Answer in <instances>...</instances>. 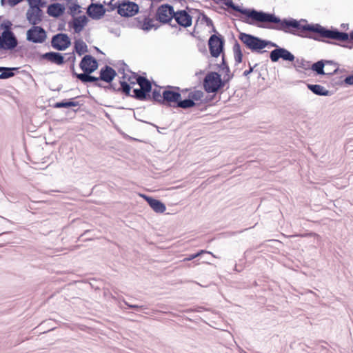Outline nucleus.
I'll return each instance as SVG.
<instances>
[{
  "instance_id": "obj_1",
  "label": "nucleus",
  "mask_w": 353,
  "mask_h": 353,
  "mask_svg": "<svg viewBox=\"0 0 353 353\" xmlns=\"http://www.w3.org/2000/svg\"><path fill=\"white\" fill-rule=\"evenodd\" d=\"M352 30L347 33L339 29L323 26L319 23H309L306 34V38L317 41H322L330 44L339 45L336 42H332L326 39H332L341 42L351 41Z\"/></svg>"
},
{
  "instance_id": "obj_2",
  "label": "nucleus",
  "mask_w": 353,
  "mask_h": 353,
  "mask_svg": "<svg viewBox=\"0 0 353 353\" xmlns=\"http://www.w3.org/2000/svg\"><path fill=\"white\" fill-rule=\"evenodd\" d=\"M295 19L292 17L281 19L274 13L262 10L256 27L292 34H294Z\"/></svg>"
},
{
  "instance_id": "obj_3",
  "label": "nucleus",
  "mask_w": 353,
  "mask_h": 353,
  "mask_svg": "<svg viewBox=\"0 0 353 353\" xmlns=\"http://www.w3.org/2000/svg\"><path fill=\"white\" fill-rule=\"evenodd\" d=\"M222 9L229 14L239 18L242 22L249 25H257L262 10L254 8H243L235 4L233 0H221Z\"/></svg>"
},
{
  "instance_id": "obj_4",
  "label": "nucleus",
  "mask_w": 353,
  "mask_h": 353,
  "mask_svg": "<svg viewBox=\"0 0 353 353\" xmlns=\"http://www.w3.org/2000/svg\"><path fill=\"white\" fill-rule=\"evenodd\" d=\"M310 69L319 75L331 76L337 73L339 64L334 61L321 59L312 65L310 64Z\"/></svg>"
},
{
  "instance_id": "obj_5",
  "label": "nucleus",
  "mask_w": 353,
  "mask_h": 353,
  "mask_svg": "<svg viewBox=\"0 0 353 353\" xmlns=\"http://www.w3.org/2000/svg\"><path fill=\"white\" fill-rule=\"evenodd\" d=\"M239 39L252 52L263 54L267 52L263 48V39L260 37L245 32H240Z\"/></svg>"
},
{
  "instance_id": "obj_6",
  "label": "nucleus",
  "mask_w": 353,
  "mask_h": 353,
  "mask_svg": "<svg viewBox=\"0 0 353 353\" xmlns=\"http://www.w3.org/2000/svg\"><path fill=\"white\" fill-rule=\"evenodd\" d=\"M11 23L5 26V30L0 36V48L12 50L18 45V41L14 32L10 30Z\"/></svg>"
},
{
  "instance_id": "obj_7",
  "label": "nucleus",
  "mask_w": 353,
  "mask_h": 353,
  "mask_svg": "<svg viewBox=\"0 0 353 353\" xmlns=\"http://www.w3.org/2000/svg\"><path fill=\"white\" fill-rule=\"evenodd\" d=\"M203 88L208 92H214L221 88V74L216 72L207 74L203 80Z\"/></svg>"
},
{
  "instance_id": "obj_8",
  "label": "nucleus",
  "mask_w": 353,
  "mask_h": 353,
  "mask_svg": "<svg viewBox=\"0 0 353 353\" xmlns=\"http://www.w3.org/2000/svg\"><path fill=\"white\" fill-rule=\"evenodd\" d=\"M46 38V31L41 26H33L26 32L27 41L33 43H43Z\"/></svg>"
},
{
  "instance_id": "obj_9",
  "label": "nucleus",
  "mask_w": 353,
  "mask_h": 353,
  "mask_svg": "<svg viewBox=\"0 0 353 353\" xmlns=\"http://www.w3.org/2000/svg\"><path fill=\"white\" fill-rule=\"evenodd\" d=\"M174 10L173 6L165 3L160 6L156 13L157 20L162 23H170L173 19Z\"/></svg>"
},
{
  "instance_id": "obj_10",
  "label": "nucleus",
  "mask_w": 353,
  "mask_h": 353,
  "mask_svg": "<svg viewBox=\"0 0 353 353\" xmlns=\"http://www.w3.org/2000/svg\"><path fill=\"white\" fill-rule=\"evenodd\" d=\"M270 59L273 63L279 61L280 59L285 61L292 62L294 61L295 57L286 48L279 46L278 48H274L270 52Z\"/></svg>"
},
{
  "instance_id": "obj_11",
  "label": "nucleus",
  "mask_w": 353,
  "mask_h": 353,
  "mask_svg": "<svg viewBox=\"0 0 353 353\" xmlns=\"http://www.w3.org/2000/svg\"><path fill=\"white\" fill-rule=\"evenodd\" d=\"M139 6L132 1H123L117 6V13L121 17L134 16L139 12Z\"/></svg>"
},
{
  "instance_id": "obj_12",
  "label": "nucleus",
  "mask_w": 353,
  "mask_h": 353,
  "mask_svg": "<svg viewBox=\"0 0 353 353\" xmlns=\"http://www.w3.org/2000/svg\"><path fill=\"white\" fill-rule=\"evenodd\" d=\"M71 45V40L67 34L58 33L51 39L52 47L59 51L66 50Z\"/></svg>"
},
{
  "instance_id": "obj_13",
  "label": "nucleus",
  "mask_w": 353,
  "mask_h": 353,
  "mask_svg": "<svg viewBox=\"0 0 353 353\" xmlns=\"http://www.w3.org/2000/svg\"><path fill=\"white\" fill-rule=\"evenodd\" d=\"M26 15L30 24L37 26L43 21V12L39 8H28Z\"/></svg>"
},
{
  "instance_id": "obj_14",
  "label": "nucleus",
  "mask_w": 353,
  "mask_h": 353,
  "mask_svg": "<svg viewBox=\"0 0 353 353\" xmlns=\"http://www.w3.org/2000/svg\"><path fill=\"white\" fill-rule=\"evenodd\" d=\"M79 67L83 72H94L98 68V62L92 55L87 54L82 58Z\"/></svg>"
},
{
  "instance_id": "obj_15",
  "label": "nucleus",
  "mask_w": 353,
  "mask_h": 353,
  "mask_svg": "<svg viewBox=\"0 0 353 353\" xmlns=\"http://www.w3.org/2000/svg\"><path fill=\"white\" fill-rule=\"evenodd\" d=\"M105 12L106 9L101 3H92L87 8L88 15L94 20L101 19Z\"/></svg>"
},
{
  "instance_id": "obj_16",
  "label": "nucleus",
  "mask_w": 353,
  "mask_h": 353,
  "mask_svg": "<svg viewBox=\"0 0 353 353\" xmlns=\"http://www.w3.org/2000/svg\"><path fill=\"white\" fill-rule=\"evenodd\" d=\"M174 90H165L163 92L162 104L169 105L171 106V103H177L178 101L181 99V93L179 92L180 88L179 87H174Z\"/></svg>"
},
{
  "instance_id": "obj_17",
  "label": "nucleus",
  "mask_w": 353,
  "mask_h": 353,
  "mask_svg": "<svg viewBox=\"0 0 353 353\" xmlns=\"http://www.w3.org/2000/svg\"><path fill=\"white\" fill-rule=\"evenodd\" d=\"M173 19L182 27L188 28L192 25V17L184 10L174 11Z\"/></svg>"
},
{
  "instance_id": "obj_18",
  "label": "nucleus",
  "mask_w": 353,
  "mask_h": 353,
  "mask_svg": "<svg viewBox=\"0 0 353 353\" xmlns=\"http://www.w3.org/2000/svg\"><path fill=\"white\" fill-rule=\"evenodd\" d=\"M208 44L211 56L218 57L221 54V37L216 34L211 35Z\"/></svg>"
},
{
  "instance_id": "obj_19",
  "label": "nucleus",
  "mask_w": 353,
  "mask_h": 353,
  "mask_svg": "<svg viewBox=\"0 0 353 353\" xmlns=\"http://www.w3.org/2000/svg\"><path fill=\"white\" fill-rule=\"evenodd\" d=\"M41 59L48 61L58 65L65 63V59L62 54L57 52H48L41 55Z\"/></svg>"
},
{
  "instance_id": "obj_20",
  "label": "nucleus",
  "mask_w": 353,
  "mask_h": 353,
  "mask_svg": "<svg viewBox=\"0 0 353 353\" xmlns=\"http://www.w3.org/2000/svg\"><path fill=\"white\" fill-rule=\"evenodd\" d=\"M308 25L309 23L307 19H295L294 27V34H292L300 37L306 38Z\"/></svg>"
},
{
  "instance_id": "obj_21",
  "label": "nucleus",
  "mask_w": 353,
  "mask_h": 353,
  "mask_svg": "<svg viewBox=\"0 0 353 353\" xmlns=\"http://www.w3.org/2000/svg\"><path fill=\"white\" fill-rule=\"evenodd\" d=\"M141 196L148 202L149 205L155 212L163 213L165 211V205L161 201L145 194H141Z\"/></svg>"
},
{
  "instance_id": "obj_22",
  "label": "nucleus",
  "mask_w": 353,
  "mask_h": 353,
  "mask_svg": "<svg viewBox=\"0 0 353 353\" xmlns=\"http://www.w3.org/2000/svg\"><path fill=\"white\" fill-rule=\"evenodd\" d=\"M117 76L116 71L109 65H105L100 70V81L110 83Z\"/></svg>"
},
{
  "instance_id": "obj_23",
  "label": "nucleus",
  "mask_w": 353,
  "mask_h": 353,
  "mask_svg": "<svg viewBox=\"0 0 353 353\" xmlns=\"http://www.w3.org/2000/svg\"><path fill=\"white\" fill-rule=\"evenodd\" d=\"M222 73H225L223 79H222V90L224 88L225 85L233 77V74L230 73V68L227 61L224 57L223 46L225 44V39L222 36Z\"/></svg>"
},
{
  "instance_id": "obj_24",
  "label": "nucleus",
  "mask_w": 353,
  "mask_h": 353,
  "mask_svg": "<svg viewBox=\"0 0 353 353\" xmlns=\"http://www.w3.org/2000/svg\"><path fill=\"white\" fill-rule=\"evenodd\" d=\"M65 11V6L59 3L50 4L47 10L48 14L53 17H59Z\"/></svg>"
},
{
  "instance_id": "obj_25",
  "label": "nucleus",
  "mask_w": 353,
  "mask_h": 353,
  "mask_svg": "<svg viewBox=\"0 0 353 353\" xmlns=\"http://www.w3.org/2000/svg\"><path fill=\"white\" fill-rule=\"evenodd\" d=\"M307 88L314 94L318 96H330V92L319 84H307Z\"/></svg>"
},
{
  "instance_id": "obj_26",
  "label": "nucleus",
  "mask_w": 353,
  "mask_h": 353,
  "mask_svg": "<svg viewBox=\"0 0 353 353\" xmlns=\"http://www.w3.org/2000/svg\"><path fill=\"white\" fill-rule=\"evenodd\" d=\"M88 18L85 16H80L74 19L73 28L75 32L79 33L88 23Z\"/></svg>"
},
{
  "instance_id": "obj_27",
  "label": "nucleus",
  "mask_w": 353,
  "mask_h": 353,
  "mask_svg": "<svg viewBox=\"0 0 353 353\" xmlns=\"http://www.w3.org/2000/svg\"><path fill=\"white\" fill-rule=\"evenodd\" d=\"M136 81L140 88L148 94L152 91V83L146 77L138 75Z\"/></svg>"
},
{
  "instance_id": "obj_28",
  "label": "nucleus",
  "mask_w": 353,
  "mask_h": 353,
  "mask_svg": "<svg viewBox=\"0 0 353 353\" xmlns=\"http://www.w3.org/2000/svg\"><path fill=\"white\" fill-rule=\"evenodd\" d=\"M225 328H222V339L223 338L225 341H227L226 343L224 345H230L231 342H234V336L232 334L231 330H233L232 327L228 324H224Z\"/></svg>"
},
{
  "instance_id": "obj_29",
  "label": "nucleus",
  "mask_w": 353,
  "mask_h": 353,
  "mask_svg": "<svg viewBox=\"0 0 353 353\" xmlns=\"http://www.w3.org/2000/svg\"><path fill=\"white\" fill-rule=\"evenodd\" d=\"M93 72H85L83 73H79V74H76V77L79 79L82 83H88V82H97L100 81L99 77H96L90 75Z\"/></svg>"
},
{
  "instance_id": "obj_30",
  "label": "nucleus",
  "mask_w": 353,
  "mask_h": 353,
  "mask_svg": "<svg viewBox=\"0 0 353 353\" xmlns=\"http://www.w3.org/2000/svg\"><path fill=\"white\" fill-rule=\"evenodd\" d=\"M232 49H233L235 63L236 64L241 63L243 60V52L241 50V46L236 39H234V43Z\"/></svg>"
},
{
  "instance_id": "obj_31",
  "label": "nucleus",
  "mask_w": 353,
  "mask_h": 353,
  "mask_svg": "<svg viewBox=\"0 0 353 353\" xmlns=\"http://www.w3.org/2000/svg\"><path fill=\"white\" fill-rule=\"evenodd\" d=\"M293 62L294 67L299 70V69L310 70V61L305 60L303 58H295Z\"/></svg>"
},
{
  "instance_id": "obj_32",
  "label": "nucleus",
  "mask_w": 353,
  "mask_h": 353,
  "mask_svg": "<svg viewBox=\"0 0 353 353\" xmlns=\"http://www.w3.org/2000/svg\"><path fill=\"white\" fill-rule=\"evenodd\" d=\"M19 70V68L0 67V79H9L14 76V71Z\"/></svg>"
},
{
  "instance_id": "obj_33",
  "label": "nucleus",
  "mask_w": 353,
  "mask_h": 353,
  "mask_svg": "<svg viewBox=\"0 0 353 353\" xmlns=\"http://www.w3.org/2000/svg\"><path fill=\"white\" fill-rule=\"evenodd\" d=\"M74 50L75 52L79 55H82L88 51V46L81 39H77L74 41Z\"/></svg>"
},
{
  "instance_id": "obj_34",
  "label": "nucleus",
  "mask_w": 353,
  "mask_h": 353,
  "mask_svg": "<svg viewBox=\"0 0 353 353\" xmlns=\"http://www.w3.org/2000/svg\"><path fill=\"white\" fill-rule=\"evenodd\" d=\"M196 105L195 102L191 98L181 100V98L178 101L176 104L172 105L174 108H181L183 109H188L192 108Z\"/></svg>"
},
{
  "instance_id": "obj_35",
  "label": "nucleus",
  "mask_w": 353,
  "mask_h": 353,
  "mask_svg": "<svg viewBox=\"0 0 353 353\" xmlns=\"http://www.w3.org/2000/svg\"><path fill=\"white\" fill-rule=\"evenodd\" d=\"M133 93L134 94L132 95L130 94V96L140 101L146 100L148 97L150 98V94L143 91L141 88L134 89Z\"/></svg>"
},
{
  "instance_id": "obj_36",
  "label": "nucleus",
  "mask_w": 353,
  "mask_h": 353,
  "mask_svg": "<svg viewBox=\"0 0 353 353\" xmlns=\"http://www.w3.org/2000/svg\"><path fill=\"white\" fill-rule=\"evenodd\" d=\"M79 103L78 101H60L57 102L54 104V107L57 108H69V107H76L79 106Z\"/></svg>"
},
{
  "instance_id": "obj_37",
  "label": "nucleus",
  "mask_w": 353,
  "mask_h": 353,
  "mask_svg": "<svg viewBox=\"0 0 353 353\" xmlns=\"http://www.w3.org/2000/svg\"><path fill=\"white\" fill-rule=\"evenodd\" d=\"M119 92L127 96H130L131 87L129 83L125 81H120Z\"/></svg>"
},
{
  "instance_id": "obj_38",
  "label": "nucleus",
  "mask_w": 353,
  "mask_h": 353,
  "mask_svg": "<svg viewBox=\"0 0 353 353\" xmlns=\"http://www.w3.org/2000/svg\"><path fill=\"white\" fill-rule=\"evenodd\" d=\"M154 22V21L152 19L145 18L142 29L147 31L151 30L152 28L157 29L158 26H155Z\"/></svg>"
},
{
  "instance_id": "obj_39",
  "label": "nucleus",
  "mask_w": 353,
  "mask_h": 353,
  "mask_svg": "<svg viewBox=\"0 0 353 353\" xmlns=\"http://www.w3.org/2000/svg\"><path fill=\"white\" fill-rule=\"evenodd\" d=\"M204 96V93L201 90H194L193 92H190L188 94V97L191 98L193 101H200Z\"/></svg>"
},
{
  "instance_id": "obj_40",
  "label": "nucleus",
  "mask_w": 353,
  "mask_h": 353,
  "mask_svg": "<svg viewBox=\"0 0 353 353\" xmlns=\"http://www.w3.org/2000/svg\"><path fill=\"white\" fill-rule=\"evenodd\" d=\"M152 98L154 101H156L160 104H162L163 93L161 94L160 88L159 89H154L152 90Z\"/></svg>"
},
{
  "instance_id": "obj_41",
  "label": "nucleus",
  "mask_w": 353,
  "mask_h": 353,
  "mask_svg": "<svg viewBox=\"0 0 353 353\" xmlns=\"http://www.w3.org/2000/svg\"><path fill=\"white\" fill-rule=\"evenodd\" d=\"M29 4V8H41L45 6V2L42 0H27Z\"/></svg>"
},
{
  "instance_id": "obj_42",
  "label": "nucleus",
  "mask_w": 353,
  "mask_h": 353,
  "mask_svg": "<svg viewBox=\"0 0 353 353\" xmlns=\"http://www.w3.org/2000/svg\"><path fill=\"white\" fill-rule=\"evenodd\" d=\"M103 88L105 91L111 90L114 92H119V87L114 83H112V82L109 83V85H105V87H103Z\"/></svg>"
},
{
  "instance_id": "obj_43",
  "label": "nucleus",
  "mask_w": 353,
  "mask_h": 353,
  "mask_svg": "<svg viewBox=\"0 0 353 353\" xmlns=\"http://www.w3.org/2000/svg\"><path fill=\"white\" fill-rule=\"evenodd\" d=\"M263 49L269 47H274V48H278V47H279L276 43L265 39H263Z\"/></svg>"
},
{
  "instance_id": "obj_44",
  "label": "nucleus",
  "mask_w": 353,
  "mask_h": 353,
  "mask_svg": "<svg viewBox=\"0 0 353 353\" xmlns=\"http://www.w3.org/2000/svg\"><path fill=\"white\" fill-rule=\"evenodd\" d=\"M258 65V63H255L254 65H252L250 62H248L249 69L246 70L243 72V75L245 77H248L252 72H254V69Z\"/></svg>"
},
{
  "instance_id": "obj_45",
  "label": "nucleus",
  "mask_w": 353,
  "mask_h": 353,
  "mask_svg": "<svg viewBox=\"0 0 353 353\" xmlns=\"http://www.w3.org/2000/svg\"><path fill=\"white\" fill-rule=\"evenodd\" d=\"M120 1H118L115 3H112V2H109L108 3V8H105L106 9V12H110V11H113L116 8H117V6L119 4H120Z\"/></svg>"
},
{
  "instance_id": "obj_46",
  "label": "nucleus",
  "mask_w": 353,
  "mask_h": 353,
  "mask_svg": "<svg viewBox=\"0 0 353 353\" xmlns=\"http://www.w3.org/2000/svg\"><path fill=\"white\" fill-rule=\"evenodd\" d=\"M343 82L347 85H353V74L345 77Z\"/></svg>"
},
{
  "instance_id": "obj_47",
  "label": "nucleus",
  "mask_w": 353,
  "mask_h": 353,
  "mask_svg": "<svg viewBox=\"0 0 353 353\" xmlns=\"http://www.w3.org/2000/svg\"><path fill=\"white\" fill-rule=\"evenodd\" d=\"M80 8L81 6L77 4V3H73L72 6H69V9L70 10V14L72 15H74V12H76L77 10H79V12H80Z\"/></svg>"
},
{
  "instance_id": "obj_48",
  "label": "nucleus",
  "mask_w": 353,
  "mask_h": 353,
  "mask_svg": "<svg viewBox=\"0 0 353 353\" xmlns=\"http://www.w3.org/2000/svg\"><path fill=\"white\" fill-rule=\"evenodd\" d=\"M65 54L68 56L67 61H71L72 63V64H74L76 61V57H75L74 52H72L71 53H68V54Z\"/></svg>"
},
{
  "instance_id": "obj_49",
  "label": "nucleus",
  "mask_w": 353,
  "mask_h": 353,
  "mask_svg": "<svg viewBox=\"0 0 353 353\" xmlns=\"http://www.w3.org/2000/svg\"><path fill=\"white\" fill-rule=\"evenodd\" d=\"M203 253H205V252L203 250H201V251H200V252H197L196 254H191L188 257L184 259V261L192 260V259H195L196 257L199 256V255H201Z\"/></svg>"
},
{
  "instance_id": "obj_50",
  "label": "nucleus",
  "mask_w": 353,
  "mask_h": 353,
  "mask_svg": "<svg viewBox=\"0 0 353 353\" xmlns=\"http://www.w3.org/2000/svg\"><path fill=\"white\" fill-rule=\"evenodd\" d=\"M124 303L130 308L132 309H141V308H145L143 305H132L129 304L128 303L124 301Z\"/></svg>"
},
{
  "instance_id": "obj_51",
  "label": "nucleus",
  "mask_w": 353,
  "mask_h": 353,
  "mask_svg": "<svg viewBox=\"0 0 353 353\" xmlns=\"http://www.w3.org/2000/svg\"><path fill=\"white\" fill-rule=\"evenodd\" d=\"M23 1V0H8V3L11 7H14Z\"/></svg>"
},
{
  "instance_id": "obj_52",
  "label": "nucleus",
  "mask_w": 353,
  "mask_h": 353,
  "mask_svg": "<svg viewBox=\"0 0 353 353\" xmlns=\"http://www.w3.org/2000/svg\"><path fill=\"white\" fill-rule=\"evenodd\" d=\"M203 19L206 21L208 26H212V21L210 18L207 17L206 16H204Z\"/></svg>"
},
{
  "instance_id": "obj_53",
  "label": "nucleus",
  "mask_w": 353,
  "mask_h": 353,
  "mask_svg": "<svg viewBox=\"0 0 353 353\" xmlns=\"http://www.w3.org/2000/svg\"><path fill=\"white\" fill-rule=\"evenodd\" d=\"M352 40H353V30H352ZM340 46L343 48H349V49L353 48V46H350L349 44H343V45H340Z\"/></svg>"
},
{
  "instance_id": "obj_54",
  "label": "nucleus",
  "mask_w": 353,
  "mask_h": 353,
  "mask_svg": "<svg viewBox=\"0 0 353 353\" xmlns=\"http://www.w3.org/2000/svg\"><path fill=\"white\" fill-rule=\"evenodd\" d=\"M70 70L72 71V74L74 77H76V74H79V73H77L75 72V70H74V64L72 65V66L70 67Z\"/></svg>"
},
{
  "instance_id": "obj_55",
  "label": "nucleus",
  "mask_w": 353,
  "mask_h": 353,
  "mask_svg": "<svg viewBox=\"0 0 353 353\" xmlns=\"http://www.w3.org/2000/svg\"><path fill=\"white\" fill-rule=\"evenodd\" d=\"M95 85L99 88H103V87H105V85H103L102 83H99V81L95 83Z\"/></svg>"
},
{
  "instance_id": "obj_56",
  "label": "nucleus",
  "mask_w": 353,
  "mask_h": 353,
  "mask_svg": "<svg viewBox=\"0 0 353 353\" xmlns=\"http://www.w3.org/2000/svg\"><path fill=\"white\" fill-rule=\"evenodd\" d=\"M228 37L230 38V40H232V39H233V40L234 41V39H236L234 37V36H233V34H232V32H228Z\"/></svg>"
},
{
  "instance_id": "obj_57",
  "label": "nucleus",
  "mask_w": 353,
  "mask_h": 353,
  "mask_svg": "<svg viewBox=\"0 0 353 353\" xmlns=\"http://www.w3.org/2000/svg\"><path fill=\"white\" fill-rule=\"evenodd\" d=\"M235 270L237 271V272H241V269H238L236 265H235Z\"/></svg>"
},
{
  "instance_id": "obj_58",
  "label": "nucleus",
  "mask_w": 353,
  "mask_h": 353,
  "mask_svg": "<svg viewBox=\"0 0 353 353\" xmlns=\"http://www.w3.org/2000/svg\"><path fill=\"white\" fill-rule=\"evenodd\" d=\"M1 6H4L5 0H1Z\"/></svg>"
},
{
  "instance_id": "obj_59",
  "label": "nucleus",
  "mask_w": 353,
  "mask_h": 353,
  "mask_svg": "<svg viewBox=\"0 0 353 353\" xmlns=\"http://www.w3.org/2000/svg\"><path fill=\"white\" fill-rule=\"evenodd\" d=\"M346 26H347L348 25H347V24H346ZM341 26H342L343 28H345V25L344 23H343V24L341 25Z\"/></svg>"
},
{
  "instance_id": "obj_60",
  "label": "nucleus",
  "mask_w": 353,
  "mask_h": 353,
  "mask_svg": "<svg viewBox=\"0 0 353 353\" xmlns=\"http://www.w3.org/2000/svg\"><path fill=\"white\" fill-rule=\"evenodd\" d=\"M326 70H327V71H331V68H329V69H328V68L327 67V68H326Z\"/></svg>"
},
{
  "instance_id": "obj_61",
  "label": "nucleus",
  "mask_w": 353,
  "mask_h": 353,
  "mask_svg": "<svg viewBox=\"0 0 353 353\" xmlns=\"http://www.w3.org/2000/svg\"><path fill=\"white\" fill-rule=\"evenodd\" d=\"M222 236L225 235V233H221Z\"/></svg>"
},
{
  "instance_id": "obj_62",
  "label": "nucleus",
  "mask_w": 353,
  "mask_h": 353,
  "mask_svg": "<svg viewBox=\"0 0 353 353\" xmlns=\"http://www.w3.org/2000/svg\"><path fill=\"white\" fill-rule=\"evenodd\" d=\"M114 1V0H110V2H112V3H113V1Z\"/></svg>"
}]
</instances>
